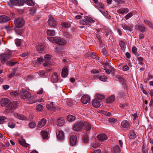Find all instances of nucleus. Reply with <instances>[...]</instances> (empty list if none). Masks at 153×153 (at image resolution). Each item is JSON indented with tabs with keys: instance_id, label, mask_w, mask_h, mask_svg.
Segmentation results:
<instances>
[{
	"instance_id": "nucleus-17",
	"label": "nucleus",
	"mask_w": 153,
	"mask_h": 153,
	"mask_svg": "<svg viewBox=\"0 0 153 153\" xmlns=\"http://www.w3.org/2000/svg\"><path fill=\"white\" fill-rule=\"evenodd\" d=\"M65 121L63 117H61L59 118L57 120V124L59 126H62L65 124Z\"/></svg>"
},
{
	"instance_id": "nucleus-31",
	"label": "nucleus",
	"mask_w": 153,
	"mask_h": 153,
	"mask_svg": "<svg viewBox=\"0 0 153 153\" xmlns=\"http://www.w3.org/2000/svg\"><path fill=\"white\" fill-rule=\"evenodd\" d=\"M67 118L68 121L72 122L75 120L76 117L72 115H68L67 116Z\"/></svg>"
},
{
	"instance_id": "nucleus-39",
	"label": "nucleus",
	"mask_w": 153,
	"mask_h": 153,
	"mask_svg": "<svg viewBox=\"0 0 153 153\" xmlns=\"http://www.w3.org/2000/svg\"><path fill=\"white\" fill-rule=\"evenodd\" d=\"M119 45L121 49L123 50H125L126 48V45L125 42L123 41H121L120 42Z\"/></svg>"
},
{
	"instance_id": "nucleus-61",
	"label": "nucleus",
	"mask_w": 153,
	"mask_h": 153,
	"mask_svg": "<svg viewBox=\"0 0 153 153\" xmlns=\"http://www.w3.org/2000/svg\"><path fill=\"white\" fill-rule=\"evenodd\" d=\"M129 67L127 65H125L123 67V71H126L129 69Z\"/></svg>"
},
{
	"instance_id": "nucleus-13",
	"label": "nucleus",
	"mask_w": 153,
	"mask_h": 153,
	"mask_svg": "<svg viewBox=\"0 0 153 153\" xmlns=\"http://www.w3.org/2000/svg\"><path fill=\"white\" fill-rule=\"evenodd\" d=\"M97 138L101 142L106 140L108 138L107 136L105 134H98L97 136Z\"/></svg>"
},
{
	"instance_id": "nucleus-10",
	"label": "nucleus",
	"mask_w": 153,
	"mask_h": 153,
	"mask_svg": "<svg viewBox=\"0 0 153 153\" xmlns=\"http://www.w3.org/2000/svg\"><path fill=\"white\" fill-rule=\"evenodd\" d=\"M121 125L123 128L127 130H128L130 129L129 123L127 120H123L121 122Z\"/></svg>"
},
{
	"instance_id": "nucleus-44",
	"label": "nucleus",
	"mask_w": 153,
	"mask_h": 153,
	"mask_svg": "<svg viewBox=\"0 0 153 153\" xmlns=\"http://www.w3.org/2000/svg\"><path fill=\"white\" fill-rule=\"evenodd\" d=\"M151 96V99L150 101L149 105L150 107H151L152 105L153 104V90H151L150 91Z\"/></svg>"
},
{
	"instance_id": "nucleus-11",
	"label": "nucleus",
	"mask_w": 153,
	"mask_h": 153,
	"mask_svg": "<svg viewBox=\"0 0 153 153\" xmlns=\"http://www.w3.org/2000/svg\"><path fill=\"white\" fill-rule=\"evenodd\" d=\"M44 45L42 43L38 44L36 47V49L39 53H42L44 51Z\"/></svg>"
},
{
	"instance_id": "nucleus-26",
	"label": "nucleus",
	"mask_w": 153,
	"mask_h": 153,
	"mask_svg": "<svg viewBox=\"0 0 153 153\" xmlns=\"http://www.w3.org/2000/svg\"><path fill=\"white\" fill-rule=\"evenodd\" d=\"M129 137L131 139H134L136 136V134L133 130H131L129 134Z\"/></svg>"
},
{
	"instance_id": "nucleus-58",
	"label": "nucleus",
	"mask_w": 153,
	"mask_h": 153,
	"mask_svg": "<svg viewBox=\"0 0 153 153\" xmlns=\"http://www.w3.org/2000/svg\"><path fill=\"white\" fill-rule=\"evenodd\" d=\"M29 12L30 14L33 15L36 12V10L34 8H30L29 10Z\"/></svg>"
},
{
	"instance_id": "nucleus-9",
	"label": "nucleus",
	"mask_w": 153,
	"mask_h": 153,
	"mask_svg": "<svg viewBox=\"0 0 153 153\" xmlns=\"http://www.w3.org/2000/svg\"><path fill=\"white\" fill-rule=\"evenodd\" d=\"M83 124V123L80 122H77L74 124L73 127V129L74 131H78L80 130L81 129Z\"/></svg>"
},
{
	"instance_id": "nucleus-41",
	"label": "nucleus",
	"mask_w": 153,
	"mask_h": 153,
	"mask_svg": "<svg viewBox=\"0 0 153 153\" xmlns=\"http://www.w3.org/2000/svg\"><path fill=\"white\" fill-rule=\"evenodd\" d=\"M4 53L10 58L11 56L12 52L9 50H7Z\"/></svg>"
},
{
	"instance_id": "nucleus-55",
	"label": "nucleus",
	"mask_w": 153,
	"mask_h": 153,
	"mask_svg": "<svg viewBox=\"0 0 153 153\" xmlns=\"http://www.w3.org/2000/svg\"><path fill=\"white\" fill-rule=\"evenodd\" d=\"M36 108L37 110L40 111L43 109L44 107L42 105L39 104L36 106Z\"/></svg>"
},
{
	"instance_id": "nucleus-33",
	"label": "nucleus",
	"mask_w": 153,
	"mask_h": 153,
	"mask_svg": "<svg viewBox=\"0 0 153 153\" xmlns=\"http://www.w3.org/2000/svg\"><path fill=\"white\" fill-rule=\"evenodd\" d=\"M19 143L20 144L25 147H27L29 145V144L26 143L25 140L24 139L19 140Z\"/></svg>"
},
{
	"instance_id": "nucleus-20",
	"label": "nucleus",
	"mask_w": 153,
	"mask_h": 153,
	"mask_svg": "<svg viewBox=\"0 0 153 153\" xmlns=\"http://www.w3.org/2000/svg\"><path fill=\"white\" fill-rule=\"evenodd\" d=\"M9 59L5 54L3 53L0 56V59L1 62L4 63L5 62Z\"/></svg>"
},
{
	"instance_id": "nucleus-56",
	"label": "nucleus",
	"mask_w": 153,
	"mask_h": 153,
	"mask_svg": "<svg viewBox=\"0 0 153 153\" xmlns=\"http://www.w3.org/2000/svg\"><path fill=\"white\" fill-rule=\"evenodd\" d=\"M120 107L121 108H126L128 106L127 103H125L124 104H120Z\"/></svg>"
},
{
	"instance_id": "nucleus-60",
	"label": "nucleus",
	"mask_w": 153,
	"mask_h": 153,
	"mask_svg": "<svg viewBox=\"0 0 153 153\" xmlns=\"http://www.w3.org/2000/svg\"><path fill=\"white\" fill-rule=\"evenodd\" d=\"M5 28L8 33L11 32L13 29L12 27H9L8 26H6Z\"/></svg>"
},
{
	"instance_id": "nucleus-54",
	"label": "nucleus",
	"mask_w": 153,
	"mask_h": 153,
	"mask_svg": "<svg viewBox=\"0 0 153 153\" xmlns=\"http://www.w3.org/2000/svg\"><path fill=\"white\" fill-rule=\"evenodd\" d=\"M44 101V100L42 98H40L39 99H37L36 100H32V101L30 102V104H32L38 102H43Z\"/></svg>"
},
{
	"instance_id": "nucleus-63",
	"label": "nucleus",
	"mask_w": 153,
	"mask_h": 153,
	"mask_svg": "<svg viewBox=\"0 0 153 153\" xmlns=\"http://www.w3.org/2000/svg\"><path fill=\"white\" fill-rule=\"evenodd\" d=\"M137 59L140 62L141 64H142V62L143 60V59L141 57H139L137 58Z\"/></svg>"
},
{
	"instance_id": "nucleus-1",
	"label": "nucleus",
	"mask_w": 153,
	"mask_h": 153,
	"mask_svg": "<svg viewBox=\"0 0 153 153\" xmlns=\"http://www.w3.org/2000/svg\"><path fill=\"white\" fill-rule=\"evenodd\" d=\"M19 93V96L22 99L26 100L29 101L30 102L33 100V97L31 95V94L29 92L24 88H22Z\"/></svg>"
},
{
	"instance_id": "nucleus-36",
	"label": "nucleus",
	"mask_w": 153,
	"mask_h": 153,
	"mask_svg": "<svg viewBox=\"0 0 153 153\" xmlns=\"http://www.w3.org/2000/svg\"><path fill=\"white\" fill-rule=\"evenodd\" d=\"M122 27L124 30H128L130 32H131L132 31L131 28L127 25L123 24L122 25Z\"/></svg>"
},
{
	"instance_id": "nucleus-64",
	"label": "nucleus",
	"mask_w": 153,
	"mask_h": 153,
	"mask_svg": "<svg viewBox=\"0 0 153 153\" xmlns=\"http://www.w3.org/2000/svg\"><path fill=\"white\" fill-rule=\"evenodd\" d=\"M29 53L28 52H25L21 54L20 55L23 57H25L28 55Z\"/></svg>"
},
{
	"instance_id": "nucleus-37",
	"label": "nucleus",
	"mask_w": 153,
	"mask_h": 153,
	"mask_svg": "<svg viewBox=\"0 0 153 153\" xmlns=\"http://www.w3.org/2000/svg\"><path fill=\"white\" fill-rule=\"evenodd\" d=\"M10 94L12 97H16L19 95V93H18L16 91H12L10 92Z\"/></svg>"
},
{
	"instance_id": "nucleus-38",
	"label": "nucleus",
	"mask_w": 153,
	"mask_h": 153,
	"mask_svg": "<svg viewBox=\"0 0 153 153\" xmlns=\"http://www.w3.org/2000/svg\"><path fill=\"white\" fill-rule=\"evenodd\" d=\"M83 141L85 143H86L88 141V137L86 134L82 136Z\"/></svg>"
},
{
	"instance_id": "nucleus-40",
	"label": "nucleus",
	"mask_w": 153,
	"mask_h": 153,
	"mask_svg": "<svg viewBox=\"0 0 153 153\" xmlns=\"http://www.w3.org/2000/svg\"><path fill=\"white\" fill-rule=\"evenodd\" d=\"M28 126L30 128H33L36 126V125L35 123L31 121L29 123Z\"/></svg>"
},
{
	"instance_id": "nucleus-35",
	"label": "nucleus",
	"mask_w": 153,
	"mask_h": 153,
	"mask_svg": "<svg viewBox=\"0 0 153 153\" xmlns=\"http://www.w3.org/2000/svg\"><path fill=\"white\" fill-rule=\"evenodd\" d=\"M25 2L29 6H33L34 3L32 0H24Z\"/></svg>"
},
{
	"instance_id": "nucleus-53",
	"label": "nucleus",
	"mask_w": 153,
	"mask_h": 153,
	"mask_svg": "<svg viewBox=\"0 0 153 153\" xmlns=\"http://www.w3.org/2000/svg\"><path fill=\"white\" fill-rule=\"evenodd\" d=\"M8 126L10 128H13L15 126V124L12 122H9Z\"/></svg>"
},
{
	"instance_id": "nucleus-51",
	"label": "nucleus",
	"mask_w": 153,
	"mask_h": 153,
	"mask_svg": "<svg viewBox=\"0 0 153 153\" xmlns=\"http://www.w3.org/2000/svg\"><path fill=\"white\" fill-rule=\"evenodd\" d=\"M21 40L20 39H16L15 40V43L17 46H19L21 45Z\"/></svg>"
},
{
	"instance_id": "nucleus-57",
	"label": "nucleus",
	"mask_w": 153,
	"mask_h": 153,
	"mask_svg": "<svg viewBox=\"0 0 153 153\" xmlns=\"http://www.w3.org/2000/svg\"><path fill=\"white\" fill-rule=\"evenodd\" d=\"M17 118L22 120H25L26 119V118L24 117L23 115L19 114H18Z\"/></svg>"
},
{
	"instance_id": "nucleus-52",
	"label": "nucleus",
	"mask_w": 153,
	"mask_h": 153,
	"mask_svg": "<svg viewBox=\"0 0 153 153\" xmlns=\"http://www.w3.org/2000/svg\"><path fill=\"white\" fill-rule=\"evenodd\" d=\"M100 80L105 82L106 81L107 77L105 76H101L98 77Z\"/></svg>"
},
{
	"instance_id": "nucleus-19",
	"label": "nucleus",
	"mask_w": 153,
	"mask_h": 153,
	"mask_svg": "<svg viewBox=\"0 0 153 153\" xmlns=\"http://www.w3.org/2000/svg\"><path fill=\"white\" fill-rule=\"evenodd\" d=\"M92 104L94 107L96 108L99 107L100 105V101L96 99L92 100Z\"/></svg>"
},
{
	"instance_id": "nucleus-45",
	"label": "nucleus",
	"mask_w": 153,
	"mask_h": 153,
	"mask_svg": "<svg viewBox=\"0 0 153 153\" xmlns=\"http://www.w3.org/2000/svg\"><path fill=\"white\" fill-rule=\"evenodd\" d=\"M51 55L50 54H46L45 56L44 60L45 62H47L51 59Z\"/></svg>"
},
{
	"instance_id": "nucleus-14",
	"label": "nucleus",
	"mask_w": 153,
	"mask_h": 153,
	"mask_svg": "<svg viewBox=\"0 0 153 153\" xmlns=\"http://www.w3.org/2000/svg\"><path fill=\"white\" fill-rule=\"evenodd\" d=\"M10 20V17L5 15L0 16V23H2L7 22Z\"/></svg>"
},
{
	"instance_id": "nucleus-4",
	"label": "nucleus",
	"mask_w": 153,
	"mask_h": 153,
	"mask_svg": "<svg viewBox=\"0 0 153 153\" xmlns=\"http://www.w3.org/2000/svg\"><path fill=\"white\" fill-rule=\"evenodd\" d=\"M24 2L22 0H10L9 4L10 7L13 6H21L24 5Z\"/></svg>"
},
{
	"instance_id": "nucleus-43",
	"label": "nucleus",
	"mask_w": 153,
	"mask_h": 153,
	"mask_svg": "<svg viewBox=\"0 0 153 153\" xmlns=\"http://www.w3.org/2000/svg\"><path fill=\"white\" fill-rule=\"evenodd\" d=\"M97 8L100 10L101 9H103L104 5L101 3H99L96 5Z\"/></svg>"
},
{
	"instance_id": "nucleus-6",
	"label": "nucleus",
	"mask_w": 153,
	"mask_h": 153,
	"mask_svg": "<svg viewBox=\"0 0 153 153\" xmlns=\"http://www.w3.org/2000/svg\"><path fill=\"white\" fill-rule=\"evenodd\" d=\"M15 26L17 28H20L23 26L25 21L23 19L19 18L16 19L14 22Z\"/></svg>"
},
{
	"instance_id": "nucleus-49",
	"label": "nucleus",
	"mask_w": 153,
	"mask_h": 153,
	"mask_svg": "<svg viewBox=\"0 0 153 153\" xmlns=\"http://www.w3.org/2000/svg\"><path fill=\"white\" fill-rule=\"evenodd\" d=\"M64 36L67 38L70 39L72 37L71 35L68 32H65L64 33Z\"/></svg>"
},
{
	"instance_id": "nucleus-30",
	"label": "nucleus",
	"mask_w": 153,
	"mask_h": 153,
	"mask_svg": "<svg viewBox=\"0 0 153 153\" xmlns=\"http://www.w3.org/2000/svg\"><path fill=\"white\" fill-rule=\"evenodd\" d=\"M46 32L47 34L49 36H53L55 34V31L53 30H48Z\"/></svg>"
},
{
	"instance_id": "nucleus-46",
	"label": "nucleus",
	"mask_w": 153,
	"mask_h": 153,
	"mask_svg": "<svg viewBox=\"0 0 153 153\" xmlns=\"http://www.w3.org/2000/svg\"><path fill=\"white\" fill-rule=\"evenodd\" d=\"M17 62H12V61H10L8 62L7 64V65L10 66H13L14 65L16 64L17 63Z\"/></svg>"
},
{
	"instance_id": "nucleus-42",
	"label": "nucleus",
	"mask_w": 153,
	"mask_h": 153,
	"mask_svg": "<svg viewBox=\"0 0 153 153\" xmlns=\"http://www.w3.org/2000/svg\"><path fill=\"white\" fill-rule=\"evenodd\" d=\"M95 98L97 99L102 100L104 98V96L103 95L97 94L95 95Z\"/></svg>"
},
{
	"instance_id": "nucleus-34",
	"label": "nucleus",
	"mask_w": 153,
	"mask_h": 153,
	"mask_svg": "<svg viewBox=\"0 0 153 153\" xmlns=\"http://www.w3.org/2000/svg\"><path fill=\"white\" fill-rule=\"evenodd\" d=\"M144 22L150 28H153V24L151 21L146 20H144Z\"/></svg>"
},
{
	"instance_id": "nucleus-5",
	"label": "nucleus",
	"mask_w": 153,
	"mask_h": 153,
	"mask_svg": "<svg viewBox=\"0 0 153 153\" xmlns=\"http://www.w3.org/2000/svg\"><path fill=\"white\" fill-rule=\"evenodd\" d=\"M94 22V21L91 18L86 16L84 19L81 21L80 23L84 25H87L93 23Z\"/></svg>"
},
{
	"instance_id": "nucleus-48",
	"label": "nucleus",
	"mask_w": 153,
	"mask_h": 153,
	"mask_svg": "<svg viewBox=\"0 0 153 153\" xmlns=\"http://www.w3.org/2000/svg\"><path fill=\"white\" fill-rule=\"evenodd\" d=\"M114 150L116 153H118L121 151L120 148L118 146H116L114 148Z\"/></svg>"
},
{
	"instance_id": "nucleus-62",
	"label": "nucleus",
	"mask_w": 153,
	"mask_h": 153,
	"mask_svg": "<svg viewBox=\"0 0 153 153\" xmlns=\"http://www.w3.org/2000/svg\"><path fill=\"white\" fill-rule=\"evenodd\" d=\"M44 90L42 88H41L40 90L37 91V94H41L43 93Z\"/></svg>"
},
{
	"instance_id": "nucleus-59",
	"label": "nucleus",
	"mask_w": 153,
	"mask_h": 153,
	"mask_svg": "<svg viewBox=\"0 0 153 153\" xmlns=\"http://www.w3.org/2000/svg\"><path fill=\"white\" fill-rule=\"evenodd\" d=\"M132 16V13L130 12L125 17L126 20H127L131 17Z\"/></svg>"
},
{
	"instance_id": "nucleus-3",
	"label": "nucleus",
	"mask_w": 153,
	"mask_h": 153,
	"mask_svg": "<svg viewBox=\"0 0 153 153\" xmlns=\"http://www.w3.org/2000/svg\"><path fill=\"white\" fill-rule=\"evenodd\" d=\"M17 104V102L16 101L9 103L5 110V112L8 113L13 112L16 108Z\"/></svg>"
},
{
	"instance_id": "nucleus-22",
	"label": "nucleus",
	"mask_w": 153,
	"mask_h": 153,
	"mask_svg": "<svg viewBox=\"0 0 153 153\" xmlns=\"http://www.w3.org/2000/svg\"><path fill=\"white\" fill-rule=\"evenodd\" d=\"M136 28L139 29L142 32H144L146 29L145 26L143 24L137 25L136 26Z\"/></svg>"
},
{
	"instance_id": "nucleus-21",
	"label": "nucleus",
	"mask_w": 153,
	"mask_h": 153,
	"mask_svg": "<svg viewBox=\"0 0 153 153\" xmlns=\"http://www.w3.org/2000/svg\"><path fill=\"white\" fill-rule=\"evenodd\" d=\"M83 126L85 127V129L86 131H89L91 128V126L90 124L87 122H85L83 123Z\"/></svg>"
},
{
	"instance_id": "nucleus-25",
	"label": "nucleus",
	"mask_w": 153,
	"mask_h": 153,
	"mask_svg": "<svg viewBox=\"0 0 153 153\" xmlns=\"http://www.w3.org/2000/svg\"><path fill=\"white\" fill-rule=\"evenodd\" d=\"M115 99L114 95H112L106 100V102L108 103H110L113 102Z\"/></svg>"
},
{
	"instance_id": "nucleus-12",
	"label": "nucleus",
	"mask_w": 153,
	"mask_h": 153,
	"mask_svg": "<svg viewBox=\"0 0 153 153\" xmlns=\"http://www.w3.org/2000/svg\"><path fill=\"white\" fill-rule=\"evenodd\" d=\"M70 142L71 145H75L77 142V138L76 135H74L71 136L70 139Z\"/></svg>"
},
{
	"instance_id": "nucleus-23",
	"label": "nucleus",
	"mask_w": 153,
	"mask_h": 153,
	"mask_svg": "<svg viewBox=\"0 0 153 153\" xmlns=\"http://www.w3.org/2000/svg\"><path fill=\"white\" fill-rule=\"evenodd\" d=\"M68 74V69L66 68H63L62 69L61 75L63 77H65Z\"/></svg>"
},
{
	"instance_id": "nucleus-27",
	"label": "nucleus",
	"mask_w": 153,
	"mask_h": 153,
	"mask_svg": "<svg viewBox=\"0 0 153 153\" xmlns=\"http://www.w3.org/2000/svg\"><path fill=\"white\" fill-rule=\"evenodd\" d=\"M52 81L54 82H56L58 80V76L56 73H53L52 76Z\"/></svg>"
},
{
	"instance_id": "nucleus-15",
	"label": "nucleus",
	"mask_w": 153,
	"mask_h": 153,
	"mask_svg": "<svg viewBox=\"0 0 153 153\" xmlns=\"http://www.w3.org/2000/svg\"><path fill=\"white\" fill-rule=\"evenodd\" d=\"M10 100L7 98H4L1 99V104L2 106H5L9 103Z\"/></svg>"
},
{
	"instance_id": "nucleus-50",
	"label": "nucleus",
	"mask_w": 153,
	"mask_h": 153,
	"mask_svg": "<svg viewBox=\"0 0 153 153\" xmlns=\"http://www.w3.org/2000/svg\"><path fill=\"white\" fill-rule=\"evenodd\" d=\"M7 119L6 117L3 116L0 117V124L3 123Z\"/></svg>"
},
{
	"instance_id": "nucleus-18",
	"label": "nucleus",
	"mask_w": 153,
	"mask_h": 153,
	"mask_svg": "<svg viewBox=\"0 0 153 153\" xmlns=\"http://www.w3.org/2000/svg\"><path fill=\"white\" fill-rule=\"evenodd\" d=\"M46 123V120L45 119L42 118L41 120L39 121L38 124V127L39 128H41L44 126Z\"/></svg>"
},
{
	"instance_id": "nucleus-29",
	"label": "nucleus",
	"mask_w": 153,
	"mask_h": 153,
	"mask_svg": "<svg viewBox=\"0 0 153 153\" xmlns=\"http://www.w3.org/2000/svg\"><path fill=\"white\" fill-rule=\"evenodd\" d=\"M61 25L62 27H64L65 28H69L71 26L70 23L67 22H62Z\"/></svg>"
},
{
	"instance_id": "nucleus-47",
	"label": "nucleus",
	"mask_w": 153,
	"mask_h": 153,
	"mask_svg": "<svg viewBox=\"0 0 153 153\" xmlns=\"http://www.w3.org/2000/svg\"><path fill=\"white\" fill-rule=\"evenodd\" d=\"M91 146L93 148H96L100 146V143L97 142H94L92 143Z\"/></svg>"
},
{
	"instance_id": "nucleus-16",
	"label": "nucleus",
	"mask_w": 153,
	"mask_h": 153,
	"mask_svg": "<svg viewBox=\"0 0 153 153\" xmlns=\"http://www.w3.org/2000/svg\"><path fill=\"white\" fill-rule=\"evenodd\" d=\"M57 138L60 140L63 139L64 134L63 132L61 131H58L56 132Z\"/></svg>"
},
{
	"instance_id": "nucleus-24",
	"label": "nucleus",
	"mask_w": 153,
	"mask_h": 153,
	"mask_svg": "<svg viewBox=\"0 0 153 153\" xmlns=\"http://www.w3.org/2000/svg\"><path fill=\"white\" fill-rule=\"evenodd\" d=\"M129 11V10L127 8H123L117 10V12L119 14H123L127 13Z\"/></svg>"
},
{
	"instance_id": "nucleus-7",
	"label": "nucleus",
	"mask_w": 153,
	"mask_h": 153,
	"mask_svg": "<svg viewBox=\"0 0 153 153\" xmlns=\"http://www.w3.org/2000/svg\"><path fill=\"white\" fill-rule=\"evenodd\" d=\"M81 102L83 104H86L90 101V98L89 96L87 94L82 95L81 99Z\"/></svg>"
},
{
	"instance_id": "nucleus-8",
	"label": "nucleus",
	"mask_w": 153,
	"mask_h": 153,
	"mask_svg": "<svg viewBox=\"0 0 153 153\" xmlns=\"http://www.w3.org/2000/svg\"><path fill=\"white\" fill-rule=\"evenodd\" d=\"M48 23L50 26L54 27L58 23L54 19L52 16L50 15H49Z\"/></svg>"
},
{
	"instance_id": "nucleus-32",
	"label": "nucleus",
	"mask_w": 153,
	"mask_h": 153,
	"mask_svg": "<svg viewBox=\"0 0 153 153\" xmlns=\"http://www.w3.org/2000/svg\"><path fill=\"white\" fill-rule=\"evenodd\" d=\"M41 134L42 137V138L44 139H47L48 136V134L47 131L43 130L41 132Z\"/></svg>"
},
{
	"instance_id": "nucleus-28",
	"label": "nucleus",
	"mask_w": 153,
	"mask_h": 153,
	"mask_svg": "<svg viewBox=\"0 0 153 153\" xmlns=\"http://www.w3.org/2000/svg\"><path fill=\"white\" fill-rule=\"evenodd\" d=\"M54 51L57 53H61L63 51V50L62 47L58 46L55 48Z\"/></svg>"
},
{
	"instance_id": "nucleus-2",
	"label": "nucleus",
	"mask_w": 153,
	"mask_h": 153,
	"mask_svg": "<svg viewBox=\"0 0 153 153\" xmlns=\"http://www.w3.org/2000/svg\"><path fill=\"white\" fill-rule=\"evenodd\" d=\"M48 39L52 42L58 43L61 45H64L67 43L65 39L58 36L48 37Z\"/></svg>"
}]
</instances>
